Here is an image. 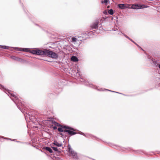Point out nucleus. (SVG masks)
Returning <instances> with one entry per match:
<instances>
[{
  "instance_id": "1",
  "label": "nucleus",
  "mask_w": 160,
  "mask_h": 160,
  "mask_svg": "<svg viewBox=\"0 0 160 160\" xmlns=\"http://www.w3.org/2000/svg\"><path fill=\"white\" fill-rule=\"evenodd\" d=\"M45 56L54 59L57 58L58 57V56L56 53L46 49Z\"/></svg>"
},
{
  "instance_id": "2",
  "label": "nucleus",
  "mask_w": 160,
  "mask_h": 160,
  "mask_svg": "<svg viewBox=\"0 0 160 160\" xmlns=\"http://www.w3.org/2000/svg\"><path fill=\"white\" fill-rule=\"evenodd\" d=\"M45 49L43 50H32L30 51V52L33 54L38 55L45 56Z\"/></svg>"
},
{
  "instance_id": "3",
  "label": "nucleus",
  "mask_w": 160,
  "mask_h": 160,
  "mask_svg": "<svg viewBox=\"0 0 160 160\" xmlns=\"http://www.w3.org/2000/svg\"><path fill=\"white\" fill-rule=\"evenodd\" d=\"M63 128L68 129L64 130V132H68V133L71 135H74L76 134V132H73V131H76L72 128L66 126H64Z\"/></svg>"
},
{
  "instance_id": "4",
  "label": "nucleus",
  "mask_w": 160,
  "mask_h": 160,
  "mask_svg": "<svg viewBox=\"0 0 160 160\" xmlns=\"http://www.w3.org/2000/svg\"><path fill=\"white\" fill-rule=\"evenodd\" d=\"M10 98L12 100L13 103H14L18 107L17 103L18 102V98L16 96V93H11Z\"/></svg>"
},
{
  "instance_id": "5",
  "label": "nucleus",
  "mask_w": 160,
  "mask_h": 160,
  "mask_svg": "<svg viewBox=\"0 0 160 160\" xmlns=\"http://www.w3.org/2000/svg\"><path fill=\"white\" fill-rule=\"evenodd\" d=\"M69 155L72 156L73 158L76 159H78L77 154L72 149L69 147Z\"/></svg>"
},
{
  "instance_id": "6",
  "label": "nucleus",
  "mask_w": 160,
  "mask_h": 160,
  "mask_svg": "<svg viewBox=\"0 0 160 160\" xmlns=\"http://www.w3.org/2000/svg\"><path fill=\"white\" fill-rule=\"evenodd\" d=\"M11 48H14L15 50L17 51H25L27 52H30V51L31 50H29V49L28 48H13L11 47Z\"/></svg>"
},
{
  "instance_id": "7",
  "label": "nucleus",
  "mask_w": 160,
  "mask_h": 160,
  "mask_svg": "<svg viewBox=\"0 0 160 160\" xmlns=\"http://www.w3.org/2000/svg\"><path fill=\"white\" fill-rule=\"evenodd\" d=\"M99 22L98 21H96L95 22L92 23L91 26L90 27L91 29H94L98 28V24Z\"/></svg>"
},
{
  "instance_id": "8",
  "label": "nucleus",
  "mask_w": 160,
  "mask_h": 160,
  "mask_svg": "<svg viewBox=\"0 0 160 160\" xmlns=\"http://www.w3.org/2000/svg\"><path fill=\"white\" fill-rule=\"evenodd\" d=\"M0 89H3L5 92L9 96V94H10V91L9 90L5 88L1 84H0Z\"/></svg>"
},
{
  "instance_id": "9",
  "label": "nucleus",
  "mask_w": 160,
  "mask_h": 160,
  "mask_svg": "<svg viewBox=\"0 0 160 160\" xmlns=\"http://www.w3.org/2000/svg\"><path fill=\"white\" fill-rule=\"evenodd\" d=\"M118 7L121 9H125L127 8L126 5L124 4H119L118 5Z\"/></svg>"
},
{
  "instance_id": "10",
  "label": "nucleus",
  "mask_w": 160,
  "mask_h": 160,
  "mask_svg": "<svg viewBox=\"0 0 160 160\" xmlns=\"http://www.w3.org/2000/svg\"><path fill=\"white\" fill-rule=\"evenodd\" d=\"M131 8L133 9H139V5L138 4H132L131 6Z\"/></svg>"
},
{
  "instance_id": "11",
  "label": "nucleus",
  "mask_w": 160,
  "mask_h": 160,
  "mask_svg": "<svg viewBox=\"0 0 160 160\" xmlns=\"http://www.w3.org/2000/svg\"><path fill=\"white\" fill-rule=\"evenodd\" d=\"M12 58L14 59H15L16 60L20 62H23V61H24L23 60L17 57L14 58V57H12Z\"/></svg>"
},
{
  "instance_id": "12",
  "label": "nucleus",
  "mask_w": 160,
  "mask_h": 160,
  "mask_svg": "<svg viewBox=\"0 0 160 160\" xmlns=\"http://www.w3.org/2000/svg\"><path fill=\"white\" fill-rule=\"evenodd\" d=\"M71 60L72 61L76 62L78 61V59L77 57L73 56L71 57Z\"/></svg>"
},
{
  "instance_id": "13",
  "label": "nucleus",
  "mask_w": 160,
  "mask_h": 160,
  "mask_svg": "<svg viewBox=\"0 0 160 160\" xmlns=\"http://www.w3.org/2000/svg\"><path fill=\"white\" fill-rule=\"evenodd\" d=\"M53 144L55 145L58 147H61L62 146V143H59L57 141H54V142L53 143Z\"/></svg>"
},
{
  "instance_id": "14",
  "label": "nucleus",
  "mask_w": 160,
  "mask_h": 160,
  "mask_svg": "<svg viewBox=\"0 0 160 160\" xmlns=\"http://www.w3.org/2000/svg\"><path fill=\"white\" fill-rule=\"evenodd\" d=\"M45 149L46 150L49 151L50 153H52L53 152L52 149L49 147H46L45 148Z\"/></svg>"
},
{
  "instance_id": "15",
  "label": "nucleus",
  "mask_w": 160,
  "mask_h": 160,
  "mask_svg": "<svg viewBox=\"0 0 160 160\" xmlns=\"http://www.w3.org/2000/svg\"><path fill=\"white\" fill-rule=\"evenodd\" d=\"M148 6H147L145 5H139V9H143L146 8H147Z\"/></svg>"
},
{
  "instance_id": "16",
  "label": "nucleus",
  "mask_w": 160,
  "mask_h": 160,
  "mask_svg": "<svg viewBox=\"0 0 160 160\" xmlns=\"http://www.w3.org/2000/svg\"><path fill=\"white\" fill-rule=\"evenodd\" d=\"M9 47L5 45H0V48L5 49H8Z\"/></svg>"
},
{
  "instance_id": "17",
  "label": "nucleus",
  "mask_w": 160,
  "mask_h": 160,
  "mask_svg": "<svg viewBox=\"0 0 160 160\" xmlns=\"http://www.w3.org/2000/svg\"><path fill=\"white\" fill-rule=\"evenodd\" d=\"M52 123L53 124L55 125L56 126H59L60 125L57 122L55 121H52Z\"/></svg>"
},
{
  "instance_id": "18",
  "label": "nucleus",
  "mask_w": 160,
  "mask_h": 160,
  "mask_svg": "<svg viewBox=\"0 0 160 160\" xmlns=\"http://www.w3.org/2000/svg\"><path fill=\"white\" fill-rule=\"evenodd\" d=\"M108 13L109 14L111 15H112L113 14V11L112 9H110L108 10Z\"/></svg>"
},
{
  "instance_id": "19",
  "label": "nucleus",
  "mask_w": 160,
  "mask_h": 160,
  "mask_svg": "<svg viewBox=\"0 0 160 160\" xmlns=\"http://www.w3.org/2000/svg\"><path fill=\"white\" fill-rule=\"evenodd\" d=\"M58 131L61 132H64V130L63 129L61 128H58Z\"/></svg>"
},
{
  "instance_id": "20",
  "label": "nucleus",
  "mask_w": 160,
  "mask_h": 160,
  "mask_svg": "<svg viewBox=\"0 0 160 160\" xmlns=\"http://www.w3.org/2000/svg\"><path fill=\"white\" fill-rule=\"evenodd\" d=\"M105 90H106L108 91H110L111 92H113L117 93H118L120 94H122V93H119V92H117L114 91H112V90H109L108 89H105Z\"/></svg>"
},
{
  "instance_id": "21",
  "label": "nucleus",
  "mask_w": 160,
  "mask_h": 160,
  "mask_svg": "<svg viewBox=\"0 0 160 160\" xmlns=\"http://www.w3.org/2000/svg\"><path fill=\"white\" fill-rule=\"evenodd\" d=\"M152 62L155 65H157V61H155V60H153V59H152Z\"/></svg>"
},
{
  "instance_id": "22",
  "label": "nucleus",
  "mask_w": 160,
  "mask_h": 160,
  "mask_svg": "<svg viewBox=\"0 0 160 160\" xmlns=\"http://www.w3.org/2000/svg\"><path fill=\"white\" fill-rule=\"evenodd\" d=\"M52 148L54 151H58V149L57 148L55 147H52Z\"/></svg>"
},
{
  "instance_id": "23",
  "label": "nucleus",
  "mask_w": 160,
  "mask_h": 160,
  "mask_svg": "<svg viewBox=\"0 0 160 160\" xmlns=\"http://www.w3.org/2000/svg\"><path fill=\"white\" fill-rule=\"evenodd\" d=\"M85 84L87 86H88L90 87H91V84L90 83H89L88 82H86L85 83Z\"/></svg>"
},
{
  "instance_id": "24",
  "label": "nucleus",
  "mask_w": 160,
  "mask_h": 160,
  "mask_svg": "<svg viewBox=\"0 0 160 160\" xmlns=\"http://www.w3.org/2000/svg\"><path fill=\"white\" fill-rule=\"evenodd\" d=\"M108 0H104V1H102V3L104 2L106 4H107L108 3Z\"/></svg>"
},
{
  "instance_id": "25",
  "label": "nucleus",
  "mask_w": 160,
  "mask_h": 160,
  "mask_svg": "<svg viewBox=\"0 0 160 160\" xmlns=\"http://www.w3.org/2000/svg\"><path fill=\"white\" fill-rule=\"evenodd\" d=\"M131 42H133L134 43L135 45H136L137 46H139L134 41H133L132 39H131L130 40Z\"/></svg>"
},
{
  "instance_id": "26",
  "label": "nucleus",
  "mask_w": 160,
  "mask_h": 160,
  "mask_svg": "<svg viewBox=\"0 0 160 160\" xmlns=\"http://www.w3.org/2000/svg\"><path fill=\"white\" fill-rule=\"evenodd\" d=\"M72 41L73 42H76L77 39L75 38H72Z\"/></svg>"
},
{
  "instance_id": "27",
  "label": "nucleus",
  "mask_w": 160,
  "mask_h": 160,
  "mask_svg": "<svg viewBox=\"0 0 160 160\" xmlns=\"http://www.w3.org/2000/svg\"><path fill=\"white\" fill-rule=\"evenodd\" d=\"M124 36L126 37V38H127L128 39H129L130 40V39H131L130 38H129V37H128V36L126 35V34H124Z\"/></svg>"
},
{
  "instance_id": "28",
  "label": "nucleus",
  "mask_w": 160,
  "mask_h": 160,
  "mask_svg": "<svg viewBox=\"0 0 160 160\" xmlns=\"http://www.w3.org/2000/svg\"><path fill=\"white\" fill-rule=\"evenodd\" d=\"M53 128H54V129H56V127H53Z\"/></svg>"
},
{
  "instance_id": "29",
  "label": "nucleus",
  "mask_w": 160,
  "mask_h": 160,
  "mask_svg": "<svg viewBox=\"0 0 160 160\" xmlns=\"http://www.w3.org/2000/svg\"><path fill=\"white\" fill-rule=\"evenodd\" d=\"M158 67L160 69V64L159 65H158Z\"/></svg>"
},
{
  "instance_id": "30",
  "label": "nucleus",
  "mask_w": 160,
  "mask_h": 160,
  "mask_svg": "<svg viewBox=\"0 0 160 160\" xmlns=\"http://www.w3.org/2000/svg\"><path fill=\"white\" fill-rule=\"evenodd\" d=\"M121 33L122 34V35H124V34H125L123 33H122V32H121Z\"/></svg>"
},
{
  "instance_id": "31",
  "label": "nucleus",
  "mask_w": 160,
  "mask_h": 160,
  "mask_svg": "<svg viewBox=\"0 0 160 160\" xmlns=\"http://www.w3.org/2000/svg\"><path fill=\"white\" fill-rule=\"evenodd\" d=\"M103 13L105 14V13H107V12H106L105 11V12H103Z\"/></svg>"
},
{
  "instance_id": "32",
  "label": "nucleus",
  "mask_w": 160,
  "mask_h": 160,
  "mask_svg": "<svg viewBox=\"0 0 160 160\" xmlns=\"http://www.w3.org/2000/svg\"><path fill=\"white\" fill-rule=\"evenodd\" d=\"M18 109H20V110L21 109L20 108V107H18Z\"/></svg>"
},
{
  "instance_id": "33",
  "label": "nucleus",
  "mask_w": 160,
  "mask_h": 160,
  "mask_svg": "<svg viewBox=\"0 0 160 160\" xmlns=\"http://www.w3.org/2000/svg\"><path fill=\"white\" fill-rule=\"evenodd\" d=\"M94 31H92V32H95Z\"/></svg>"
},
{
  "instance_id": "34",
  "label": "nucleus",
  "mask_w": 160,
  "mask_h": 160,
  "mask_svg": "<svg viewBox=\"0 0 160 160\" xmlns=\"http://www.w3.org/2000/svg\"><path fill=\"white\" fill-rule=\"evenodd\" d=\"M141 49L142 50H143L142 49V48H141Z\"/></svg>"
}]
</instances>
